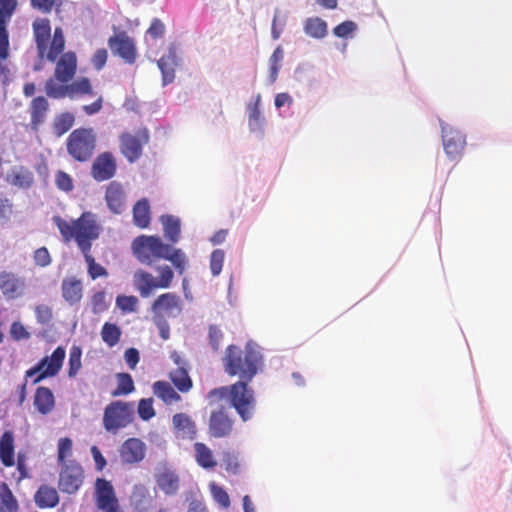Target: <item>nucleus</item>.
<instances>
[{
  "label": "nucleus",
  "instance_id": "e2e57ef3",
  "mask_svg": "<svg viewBox=\"0 0 512 512\" xmlns=\"http://www.w3.org/2000/svg\"><path fill=\"white\" fill-rule=\"evenodd\" d=\"M164 33L165 25L160 19L154 18L147 30V34L150 35L152 38L157 39L163 37Z\"/></svg>",
  "mask_w": 512,
  "mask_h": 512
},
{
  "label": "nucleus",
  "instance_id": "c85d7f7f",
  "mask_svg": "<svg viewBox=\"0 0 512 512\" xmlns=\"http://www.w3.org/2000/svg\"><path fill=\"white\" fill-rule=\"evenodd\" d=\"M133 223L140 229H145L150 225L151 208L148 199L138 200L132 209Z\"/></svg>",
  "mask_w": 512,
  "mask_h": 512
},
{
  "label": "nucleus",
  "instance_id": "4be33fe9",
  "mask_svg": "<svg viewBox=\"0 0 512 512\" xmlns=\"http://www.w3.org/2000/svg\"><path fill=\"white\" fill-rule=\"evenodd\" d=\"M49 107V102L44 96H37L31 100L29 104V127L32 131L38 132L40 126L44 124Z\"/></svg>",
  "mask_w": 512,
  "mask_h": 512
},
{
  "label": "nucleus",
  "instance_id": "052dcab7",
  "mask_svg": "<svg viewBox=\"0 0 512 512\" xmlns=\"http://www.w3.org/2000/svg\"><path fill=\"white\" fill-rule=\"evenodd\" d=\"M10 334L16 341L30 338V333L26 330L24 325L17 321L11 324Z\"/></svg>",
  "mask_w": 512,
  "mask_h": 512
},
{
  "label": "nucleus",
  "instance_id": "7c9ffc66",
  "mask_svg": "<svg viewBox=\"0 0 512 512\" xmlns=\"http://www.w3.org/2000/svg\"><path fill=\"white\" fill-rule=\"evenodd\" d=\"M34 500L39 508H53L59 503V495L55 488L41 485L35 493Z\"/></svg>",
  "mask_w": 512,
  "mask_h": 512
},
{
  "label": "nucleus",
  "instance_id": "bf43d9fd",
  "mask_svg": "<svg viewBox=\"0 0 512 512\" xmlns=\"http://www.w3.org/2000/svg\"><path fill=\"white\" fill-rule=\"evenodd\" d=\"M357 28V25L353 21H344L334 27L333 33L339 38H345L352 34Z\"/></svg>",
  "mask_w": 512,
  "mask_h": 512
},
{
  "label": "nucleus",
  "instance_id": "f704fd0d",
  "mask_svg": "<svg viewBox=\"0 0 512 512\" xmlns=\"http://www.w3.org/2000/svg\"><path fill=\"white\" fill-rule=\"evenodd\" d=\"M75 117L71 112H63L55 115L52 122L53 133L56 137L66 134L74 125Z\"/></svg>",
  "mask_w": 512,
  "mask_h": 512
},
{
  "label": "nucleus",
  "instance_id": "f8f14e48",
  "mask_svg": "<svg viewBox=\"0 0 512 512\" xmlns=\"http://www.w3.org/2000/svg\"><path fill=\"white\" fill-rule=\"evenodd\" d=\"M83 480L84 470L78 462L71 460L69 463L61 465L58 488L63 493H76L82 486Z\"/></svg>",
  "mask_w": 512,
  "mask_h": 512
},
{
  "label": "nucleus",
  "instance_id": "58836bf2",
  "mask_svg": "<svg viewBox=\"0 0 512 512\" xmlns=\"http://www.w3.org/2000/svg\"><path fill=\"white\" fill-rule=\"evenodd\" d=\"M158 487L167 495H173L179 488L178 476L172 472H163L157 477Z\"/></svg>",
  "mask_w": 512,
  "mask_h": 512
},
{
  "label": "nucleus",
  "instance_id": "2f4dec72",
  "mask_svg": "<svg viewBox=\"0 0 512 512\" xmlns=\"http://www.w3.org/2000/svg\"><path fill=\"white\" fill-rule=\"evenodd\" d=\"M160 222L163 226V232L166 239L172 244L177 243L180 239L181 222L180 219L173 215H162Z\"/></svg>",
  "mask_w": 512,
  "mask_h": 512
},
{
  "label": "nucleus",
  "instance_id": "c756f323",
  "mask_svg": "<svg viewBox=\"0 0 512 512\" xmlns=\"http://www.w3.org/2000/svg\"><path fill=\"white\" fill-rule=\"evenodd\" d=\"M34 405L39 413L43 415L50 413L55 406V398L52 391L44 386L38 387L34 395Z\"/></svg>",
  "mask_w": 512,
  "mask_h": 512
},
{
  "label": "nucleus",
  "instance_id": "5701e85b",
  "mask_svg": "<svg viewBox=\"0 0 512 512\" xmlns=\"http://www.w3.org/2000/svg\"><path fill=\"white\" fill-rule=\"evenodd\" d=\"M172 425L177 438L193 440L197 436V425L186 413H176L172 417Z\"/></svg>",
  "mask_w": 512,
  "mask_h": 512
},
{
  "label": "nucleus",
  "instance_id": "4468645a",
  "mask_svg": "<svg viewBox=\"0 0 512 512\" xmlns=\"http://www.w3.org/2000/svg\"><path fill=\"white\" fill-rule=\"evenodd\" d=\"M153 318L177 317L182 312V300L173 292L159 295L151 305Z\"/></svg>",
  "mask_w": 512,
  "mask_h": 512
},
{
  "label": "nucleus",
  "instance_id": "a19ab883",
  "mask_svg": "<svg viewBox=\"0 0 512 512\" xmlns=\"http://www.w3.org/2000/svg\"><path fill=\"white\" fill-rule=\"evenodd\" d=\"M117 378V388L112 391V396L118 397L122 395H128L135 390L134 382L130 374L128 373H118L116 375Z\"/></svg>",
  "mask_w": 512,
  "mask_h": 512
},
{
  "label": "nucleus",
  "instance_id": "473e14b6",
  "mask_svg": "<svg viewBox=\"0 0 512 512\" xmlns=\"http://www.w3.org/2000/svg\"><path fill=\"white\" fill-rule=\"evenodd\" d=\"M7 181L13 186L26 189L32 186L34 177L29 169L19 166L12 169L7 175Z\"/></svg>",
  "mask_w": 512,
  "mask_h": 512
},
{
  "label": "nucleus",
  "instance_id": "6ab92c4d",
  "mask_svg": "<svg viewBox=\"0 0 512 512\" xmlns=\"http://www.w3.org/2000/svg\"><path fill=\"white\" fill-rule=\"evenodd\" d=\"M146 453L145 443L138 438H128L119 448V456L123 464L141 462Z\"/></svg>",
  "mask_w": 512,
  "mask_h": 512
},
{
  "label": "nucleus",
  "instance_id": "69168bd1",
  "mask_svg": "<svg viewBox=\"0 0 512 512\" xmlns=\"http://www.w3.org/2000/svg\"><path fill=\"white\" fill-rule=\"evenodd\" d=\"M35 314L38 322L41 324H46L52 319V310L47 305L36 306Z\"/></svg>",
  "mask_w": 512,
  "mask_h": 512
},
{
  "label": "nucleus",
  "instance_id": "39448f33",
  "mask_svg": "<svg viewBox=\"0 0 512 512\" xmlns=\"http://www.w3.org/2000/svg\"><path fill=\"white\" fill-rule=\"evenodd\" d=\"M131 249L140 263L152 265L163 259L165 253L171 252V245L164 243L159 236L140 235L132 241Z\"/></svg>",
  "mask_w": 512,
  "mask_h": 512
},
{
  "label": "nucleus",
  "instance_id": "2eb2a0df",
  "mask_svg": "<svg viewBox=\"0 0 512 512\" xmlns=\"http://www.w3.org/2000/svg\"><path fill=\"white\" fill-rule=\"evenodd\" d=\"M109 48L112 53L119 56L125 63L134 64L137 59V48L133 38L122 31L112 36L108 40Z\"/></svg>",
  "mask_w": 512,
  "mask_h": 512
},
{
  "label": "nucleus",
  "instance_id": "9d476101",
  "mask_svg": "<svg viewBox=\"0 0 512 512\" xmlns=\"http://www.w3.org/2000/svg\"><path fill=\"white\" fill-rule=\"evenodd\" d=\"M235 419L226 407L211 411L208 420V434L211 438H228L234 432Z\"/></svg>",
  "mask_w": 512,
  "mask_h": 512
},
{
  "label": "nucleus",
  "instance_id": "de8ad7c7",
  "mask_svg": "<svg viewBox=\"0 0 512 512\" xmlns=\"http://www.w3.org/2000/svg\"><path fill=\"white\" fill-rule=\"evenodd\" d=\"M224 333L218 325L211 324L208 328L209 344L213 351L218 352L222 345Z\"/></svg>",
  "mask_w": 512,
  "mask_h": 512
},
{
  "label": "nucleus",
  "instance_id": "0e129e2a",
  "mask_svg": "<svg viewBox=\"0 0 512 512\" xmlns=\"http://www.w3.org/2000/svg\"><path fill=\"white\" fill-rule=\"evenodd\" d=\"M108 52L105 48H100L95 51L92 56L91 62L96 70H101L107 62Z\"/></svg>",
  "mask_w": 512,
  "mask_h": 512
},
{
  "label": "nucleus",
  "instance_id": "1a4fd4ad",
  "mask_svg": "<svg viewBox=\"0 0 512 512\" xmlns=\"http://www.w3.org/2000/svg\"><path fill=\"white\" fill-rule=\"evenodd\" d=\"M65 355V349L61 346L57 347L51 356L42 358L35 366L27 370L26 377L37 374L34 383H39L45 378L57 375L62 368Z\"/></svg>",
  "mask_w": 512,
  "mask_h": 512
},
{
  "label": "nucleus",
  "instance_id": "37998d69",
  "mask_svg": "<svg viewBox=\"0 0 512 512\" xmlns=\"http://www.w3.org/2000/svg\"><path fill=\"white\" fill-rule=\"evenodd\" d=\"M101 337L109 347H113L120 341L121 330L116 324L106 322L102 326Z\"/></svg>",
  "mask_w": 512,
  "mask_h": 512
},
{
  "label": "nucleus",
  "instance_id": "423d86ee",
  "mask_svg": "<svg viewBox=\"0 0 512 512\" xmlns=\"http://www.w3.org/2000/svg\"><path fill=\"white\" fill-rule=\"evenodd\" d=\"M134 414L133 402L112 401L104 409L103 427L107 432L116 434L133 422Z\"/></svg>",
  "mask_w": 512,
  "mask_h": 512
},
{
  "label": "nucleus",
  "instance_id": "f3484780",
  "mask_svg": "<svg viewBox=\"0 0 512 512\" xmlns=\"http://www.w3.org/2000/svg\"><path fill=\"white\" fill-rule=\"evenodd\" d=\"M442 140L445 153L453 160L462 154L466 146V138L464 134L460 130L449 125L442 126Z\"/></svg>",
  "mask_w": 512,
  "mask_h": 512
},
{
  "label": "nucleus",
  "instance_id": "bb28decb",
  "mask_svg": "<svg viewBox=\"0 0 512 512\" xmlns=\"http://www.w3.org/2000/svg\"><path fill=\"white\" fill-rule=\"evenodd\" d=\"M162 73L163 84L167 85L173 82L175 78V69L178 66V58L175 47L171 46L168 53L163 55L157 62Z\"/></svg>",
  "mask_w": 512,
  "mask_h": 512
},
{
  "label": "nucleus",
  "instance_id": "0eeeda50",
  "mask_svg": "<svg viewBox=\"0 0 512 512\" xmlns=\"http://www.w3.org/2000/svg\"><path fill=\"white\" fill-rule=\"evenodd\" d=\"M159 278L156 279L145 270H137L133 276L134 286L142 298H148L156 289L169 288L174 279L171 267L164 265L158 268Z\"/></svg>",
  "mask_w": 512,
  "mask_h": 512
},
{
  "label": "nucleus",
  "instance_id": "c03bdc74",
  "mask_svg": "<svg viewBox=\"0 0 512 512\" xmlns=\"http://www.w3.org/2000/svg\"><path fill=\"white\" fill-rule=\"evenodd\" d=\"M164 260L170 261L175 267L178 274L182 275L187 264V257L181 249L171 247V252L165 253Z\"/></svg>",
  "mask_w": 512,
  "mask_h": 512
},
{
  "label": "nucleus",
  "instance_id": "680f3d73",
  "mask_svg": "<svg viewBox=\"0 0 512 512\" xmlns=\"http://www.w3.org/2000/svg\"><path fill=\"white\" fill-rule=\"evenodd\" d=\"M260 102H261V95L258 94L256 96L255 102L250 106V112H249V124L257 125L261 121V111H260Z\"/></svg>",
  "mask_w": 512,
  "mask_h": 512
},
{
  "label": "nucleus",
  "instance_id": "7ed1b4c3",
  "mask_svg": "<svg viewBox=\"0 0 512 512\" xmlns=\"http://www.w3.org/2000/svg\"><path fill=\"white\" fill-rule=\"evenodd\" d=\"M251 381L238 380L237 382L214 388L208 393V398L227 399L230 407L234 408L243 422L249 421L256 408L255 391L249 383Z\"/></svg>",
  "mask_w": 512,
  "mask_h": 512
},
{
  "label": "nucleus",
  "instance_id": "393cba45",
  "mask_svg": "<svg viewBox=\"0 0 512 512\" xmlns=\"http://www.w3.org/2000/svg\"><path fill=\"white\" fill-rule=\"evenodd\" d=\"M63 299L71 306L80 303L83 297V285L81 280L74 276L66 277L61 284Z\"/></svg>",
  "mask_w": 512,
  "mask_h": 512
},
{
  "label": "nucleus",
  "instance_id": "f03ea898",
  "mask_svg": "<svg viewBox=\"0 0 512 512\" xmlns=\"http://www.w3.org/2000/svg\"><path fill=\"white\" fill-rule=\"evenodd\" d=\"M53 222L57 226L63 240L65 242L75 240L81 253L91 250L93 241L97 240L100 236L101 227L95 215L91 212H84L79 218L71 222L60 216H54Z\"/></svg>",
  "mask_w": 512,
  "mask_h": 512
},
{
  "label": "nucleus",
  "instance_id": "3c124183",
  "mask_svg": "<svg viewBox=\"0 0 512 512\" xmlns=\"http://www.w3.org/2000/svg\"><path fill=\"white\" fill-rule=\"evenodd\" d=\"M149 497V491L143 485H136L132 492V500L135 507L139 510H144L146 500Z\"/></svg>",
  "mask_w": 512,
  "mask_h": 512
},
{
  "label": "nucleus",
  "instance_id": "603ef678",
  "mask_svg": "<svg viewBox=\"0 0 512 512\" xmlns=\"http://www.w3.org/2000/svg\"><path fill=\"white\" fill-rule=\"evenodd\" d=\"M108 309L106 294L104 291H97L91 297V310L94 314L103 313Z\"/></svg>",
  "mask_w": 512,
  "mask_h": 512
},
{
  "label": "nucleus",
  "instance_id": "b1692460",
  "mask_svg": "<svg viewBox=\"0 0 512 512\" xmlns=\"http://www.w3.org/2000/svg\"><path fill=\"white\" fill-rule=\"evenodd\" d=\"M32 26L38 56L42 59L45 56L47 44L51 37L50 21L48 19H37Z\"/></svg>",
  "mask_w": 512,
  "mask_h": 512
},
{
  "label": "nucleus",
  "instance_id": "79ce46f5",
  "mask_svg": "<svg viewBox=\"0 0 512 512\" xmlns=\"http://www.w3.org/2000/svg\"><path fill=\"white\" fill-rule=\"evenodd\" d=\"M171 381L181 392H188L192 387V380L184 368H177L170 375Z\"/></svg>",
  "mask_w": 512,
  "mask_h": 512
},
{
  "label": "nucleus",
  "instance_id": "774afa93",
  "mask_svg": "<svg viewBox=\"0 0 512 512\" xmlns=\"http://www.w3.org/2000/svg\"><path fill=\"white\" fill-rule=\"evenodd\" d=\"M223 462H224V465H225V469L229 472H232V473H236L238 468H239V464H238V460H237V457L230 453V452H225L223 454Z\"/></svg>",
  "mask_w": 512,
  "mask_h": 512
},
{
  "label": "nucleus",
  "instance_id": "a18cd8bd",
  "mask_svg": "<svg viewBox=\"0 0 512 512\" xmlns=\"http://www.w3.org/2000/svg\"><path fill=\"white\" fill-rule=\"evenodd\" d=\"M81 356H82V350L78 346H73L69 353V360H68V376L74 377L81 369Z\"/></svg>",
  "mask_w": 512,
  "mask_h": 512
},
{
  "label": "nucleus",
  "instance_id": "cd10ccee",
  "mask_svg": "<svg viewBox=\"0 0 512 512\" xmlns=\"http://www.w3.org/2000/svg\"><path fill=\"white\" fill-rule=\"evenodd\" d=\"M0 461L5 467L15 465V445L12 431H5L0 437Z\"/></svg>",
  "mask_w": 512,
  "mask_h": 512
},
{
  "label": "nucleus",
  "instance_id": "6e6552de",
  "mask_svg": "<svg viewBox=\"0 0 512 512\" xmlns=\"http://www.w3.org/2000/svg\"><path fill=\"white\" fill-rule=\"evenodd\" d=\"M45 91L48 97L63 99L69 97L74 99L84 95H93L92 85L87 77L58 85L54 79H48L45 83Z\"/></svg>",
  "mask_w": 512,
  "mask_h": 512
},
{
  "label": "nucleus",
  "instance_id": "4c0bfd02",
  "mask_svg": "<svg viewBox=\"0 0 512 512\" xmlns=\"http://www.w3.org/2000/svg\"><path fill=\"white\" fill-rule=\"evenodd\" d=\"M18 502L6 482L0 483V512H17Z\"/></svg>",
  "mask_w": 512,
  "mask_h": 512
},
{
  "label": "nucleus",
  "instance_id": "a211bd4d",
  "mask_svg": "<svg viewBox=\"0 0 512 512\" xmlns=\"http://www.w3.org/2000/svg\"><path fill=\"white\" fill-rule=\"evenodd\" d=\"M117 170L116 159L111 152L99 154L91 167L92 177L98 181H107L115 176Z\"/></svg>",
  "mask_w": 512,
  "mask_h": 512
},
{
  "label": "nucleus",
  "instance_id": "c9c22d12",
  "mask_svg": "<svg viewBox=\"0 0 512 512\" xmlns=\"http://www.w3.org/2000/svg\"><path fill=\"white\" fill-rule=\"evenodd\" d=\"M304 31L312 38L322 39L328 33V26L323 19L319 17H311L305 21Z\"/></svg>",
  "mask_w": 512,
  "mask_h": 512
},
{
  "label": "nucleus",
  "instance_id": "09e8293b",
  "mask_svg": "<svg viewBox=\"0 0 512 512\" xmlns=\"http://www.w3.org/2000/svg\"><path fill=\"white\" fill-rule=\"evenodd\" d=\"M65 48V39L64 38H53L50 48H47L45 56L49 61L55 62L56 59L63 54Z\"/></svg>",
  "mask_w": 512,
  "mask_h": 512
},
{
  "label": "nucleus",
  "instance_id": "e433bc0d",
  "mask_svg": "<svg viewBox=\"0 0 512 512\" xmlns=\"http://www.w3.org/2000/svg\"><path fill=\"white\" fill-rule=\"evenodd\" d=\"M154 394L159 397L166 404L180 401V395L174 390V388L165 381H157L153 384Z\"/></svg>",
  "mask_w": 512,
  "mask_h": 512
},
{
  "label": "nucleus",
  "instance_id": "dca6fc26",
  "mask_svg": "<svg viewBox=\"0 0 512 512\" xmlns=\"http://www.w3.org/2000/svg\"><path fill=\"white\" fill-rule=\"evenodd\" d=\"M17 8V0H0V64L9 57L7 22Z\"/></svg>",
  "mask_w": 512,
  "mask_h": 512
},
{
  "label": "nucleus",
  "instance_id": "ea45409f",
  "mask_svg": "<svg viewBox=\"0 0 512 512\" xmlns=\"http://www.w3.org/2000/svg\"><path fill=\"white\" fill-rule=\"evenodd\" d=\"M82 255L87 265V273L92 280L108 276L107 269L96 262L95 258L91 254V250L82 252Z\"/></svg>",
  "mask_w": 512,
  "mask_h": 512
},
{
  "label": "nucleus",
  "instance_id": "5fc2aeb1",
  "mask_svg": "<svg viewBox=\"0 0 512 512\" xmlns=\"http://www.w3.org/2000/svg\"><path fill=\"white\" fill-rule=\"evenodd\" d=\"M138 304L137 297L120 295L116 298L117 307L122 310L124 313H131L136 310V306Z\"/></svg>",
  "mask_w": 512,
  "mask_h": 512
},
{
  "label": "nucleus",
  "instance_id": "864d4df0",
  "mask_svg": "<svg viewBox=\"0 0 512 512\" xmlns=\"http://www.w3.org/2000/svg\"><path fill=\"white\" fill-rule=\"evenodd\" d=\"M225 252L222 249L214 250L210 255V269L214 276H218L223 268Z\"/></svg>",
  "mask_w": 512,
  "mask_h": 512
},
{
  "label": "nucleus",
  "instance_id": "72a5a7b5",
  "mask_svg": "<svg viewBox=\"0 0 512 512\" xmlns=\"http://www.w3.org/2000/svg\"><path fill=\"white\" fill-rule=\"evenodd\" d=\"M193 448L195 460L200 467L204 469H213L216 467L217 461L213 456V452L205 443L196 442Z\"/></svg>",
  "mask_w": 512,
  "mask_h": 512
},
{
  "label": "nucleus",
  "instance_id": "ddd939ff",
  "mask_svg": "<svg viewBox=\"0 0 512 512\" xmlns=\"http://www.w3.org/2000/svg\"><path fill=\"white\" fill-rule=\"evenodd\" d=\"M119 141L121 153L130 163H133L141 157L143 145L149 142V132L143 128L138 130L136 135L123 133Z\"/></svg>",
  "mask_w": 512,
  "mask_h": 512
},
{
  "label": "nucleus",
  "instance_id": "4d7b16f0",
  "mask_svg": "<svg viewBox=\"0 0 512 512\" xmlns=\"http://www.w3.org/2000/svg\"><path fill=\"white\" fill-rule=\"evenodd\" d=\"M211 492L214 500L219 503L222 507L228 508L230 506V498L228 493L220 486L216 484L211 485Z\"/></svg>",
  "mask_w": 512,
  "mask_h": 512
},
{
  "label": "nucleus",
  "instance_id": "6e6d98bb",
  "mask_svg": "<svg viewBox=\"0 0 512 512\" xmlns=\"http://www.w3.org/2000/svg\"><path fill=\"white\" fill-rule=\"evenodd\" d=\"M33 260L36 266L47 267L52 262V257L46 247H40L35 250Z\"/></svg>",
  "mask_w": 512,
  "mask_h": 512
},
{
  "label": "nucleus",
  "instance_id": "f257e3e1",
  "mask_svg": "<svg viewBox=\"0 0 512 512\" xmlns=\"http://www.w3.org/2000/svg\"><path fill=\"white\" fill-rule=\"evenodd\" d=\"M263 364V356L252 342L246 343L243 349L230 344L222 357L225 373L230 377H237L238 380L252 381L262 370Z\"/></svg>",
  "mask_w": 512,
  "mask_h": 512
},
{
  "label": "nucleus",
  "instance_id": "338daca9",
  "mask_svg": "<svg viewBox=\"0 0 512 512\" xmlns=\"http://www.w3.org/2000/svg\"><path fill=\"white\" fill-rule=\"evenodd\" d=\"M55 5V0H31V6L45 14L52 11Z\"/></svg>",
  "mask_w": 512,
  "mask_h": 512
},
{
  "label": "nucleus",
  "instance_id": "20e7f679",
  "mask_svg": "<svg viewBox=\"0 0 512 512\" xmlns=\"http://www.w3.org/2000/svg\"><path fill=\"white\" fill-rule=\"evenodd\" d=\"M97 147V135L93 128H77L66 139L67 153L77 162L89 161Z\"/></svg>",
  "mask_w": 512,
  "mask_h": 512
},
{
  "label": "nucleus",
  "instance_id": "13d9d810",
  "mask_svg": "<svg viewBox=\"0 0 512 512\" xmlns=\"http://www.w3.org/2000/svg\"><path fill=\"white\" fill-rule=\"evenodd\" d=\"M56 186L65 192L73 189V180L69 174L64 171H58L55 175Z\"/></svg>",
  "mask_w": 512,
  "mask_h": 512
},
{
  "label": "nucleus",
  "instance_id": "a878e982",
  "mask_svg": "<svg viewBox=\"0 0 512 512\" xmlns=\"http://www.w3.org/2000/svg\"><path fill=\"white\" fill-rule=\"evenodd\" d=\"M105 200L108 208L114 214H120L125 206V192L120 183L113 181L106 189Z\"/></svg>",
  "mask_w": 512,
  "mask_h": 512
},
{
  "label": "nucleus",
  "instance_id": "aec40b11",
  "mask_svg": "<svg viewBox=\"0 0 512 512\" xmlns=\"http://www.w3.org/2000/svg\"><path fill=\"white\" fill-rule=\"evenodd\" d=\"M26 282L15 273L2 271L0 273V290L7 299H17L24 295Z\"/></svg>",
  "mask_w": 512,
  "mask_h": 512
},
{
  "label": "nucleus",
  "instance_id": "8fccbe9b",
  "mask_svg": "<svg viewBox=\"0 0 512 512\" xmlns=\"http://www.w3.org/2000/svg\"><path fill=\"white\" fill-rule=\"evenodd\" d=\"M137 412L139 417L148 421L155 416V410L153 408V399L152 398H143L138 403Z\"/></svg>",
  "mask_w": 512,
  "mask_h": 512
},
{
  "label": "nucleus",
  "instance_id": "49530a36",
  "mask_svg": "<svg viewBox=\"0 0 512 512\" xmlns=\"http://www.w3.org/2000/svg\"><path fill=\"white\" fill-rule=\"evenodd\" d=\"M72 440L68 437L61 438L58 442V455L57 460L59 465H64L65 463H69L67 458L72 456Z\"/></svg>",
  "mask_w": 512,
  "mask_h": 512
},
{
  "label": "nucleus",
  "instance_id": "412c9836",
  "mask_svg": "<svg viewBox=\"0 0 512 512\" xmlns=\"http://www.w3.org/2000/svg\"><path fill=\"white\" fill-rule=\"evenodd\" d=\"M77 71V57L73 51L63 53L58 61L54 70V81L61 83L70 82L75 76Z\"/></svg>",
  "mask_w": 512,
  "mask_h": 512
},
{
  "label": "nucleus",
  "instance_id": "9b49d317",
  "mask_svg": "<svg viewBox=\"0 0 512 512\" xmlns=\"http://www.w3.org/2000/svg\"><path fill=\"white\" fill-rule=\"evenodd\" d=\"M94 502L102 512H122L112 483L104 478L95 480Z\"/></svg>",
  "mask_w": 512,
  "mask_h": 512
}]
</instances>
